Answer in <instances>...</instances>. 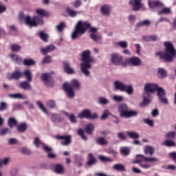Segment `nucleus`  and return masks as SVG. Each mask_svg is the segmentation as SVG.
<instances>
[{
    "instance_id": "64",
    "label": "nucleus",
    "mask_w": 176,
    "mask_h": 176,
    "mask_svg": "<svg viewBox=\"0 0 176 176\" xmlns=\"http://www.w3.org/2000/svg\"><path fill=\"white\" fill-rule=\"evenodd\" d=\"M169 157H170V159H173V160H176V152L173 151V152L170 153Z\"/></svg>"
},
{
    "instance_id": "5",
    "label": "nucleus",
    "mask_w": 176,
    "mask_h": 176,
    "mask_svg": "<svg viewBox=\"0 0 176 176\" xmlns=\"http://www.w3.org/2000/svg\"><path fill=\"white\" fill-rule=\"evenodd\" d=\"M36 13L38 16H34L32 19L30 16H26L25 24L29 25L30 28L38 27V25H42L43 24V17L49 16V14L43 9H37Z\"/></svg>"
},
{
    "instance_id": "44",
    "label": "nucleus",
    "mask_w": 176,
    "mask_h": 176,
    "mask_svg": "<svg viewBox=\"0 0 176 176\" xmlns=\"http://www.w3.org/2000/svg\"><path fill=\"white\" fill-rule=\"evenodd\" d=\"M46 104L47 107H48V108H50V109H54V108H56V101L52 100L47 101Z\"/></svg>"
},
{
    "instance_id": "40",
    "label": "nucleus",
    "mask_w": 176,
    "mask_h": 176,
    "mask_svg": "<svg viewBox=\"0 0 176 176\" xmlns=\"http://www.w3.org/2000/svg\"><path fill=\"white\" fill-rule=\"evenodd\" d=\"M67 13L69 14V16H70V17H76V16L78 15V12L67 8L66 9Z\"/></svg>"
},
{
    "instance_id": "39",
    "label": "nucleus",
    "mask_w": 176,
    "mask_h": 176,
    "mask_svg": "<svg viewBox=\"0 0 176 176\" xmlns=\"http://www.w3.org/2000/svg\"><path fill=\"white\" fill-rule=\"evenodd\" d=\"M11 52L12 53L20 52L21 50V47L17 44H12L10 46Z\"/></svg>"
},
{
    "instance_id": "27",
    "label": "nucleus",
    "mask_w": 176,
    "mask_h": 176,
    "mask_svg": "<svg viewBox=\"0 0 176 176\" xmlns=\"http://www.w3.org/2000/svg\"><path fill=\"white\" fill-rule=\"evenodd\" d=\"M27 123L23 122L16 126V129L19 133H25L27 131Z\"/></svg>"
},
{
    "instance_id": "50",
    "label": "nucleus",
    "mask_w": 176,
    "mask_h": 176,
    "mask_svg": "<svg viewBox=\"0 0 176 176\" xmlns=\"http://www.w3.org/2000/svg\"><path fill=\"white\" fill-rule=\"evenodd\" d=\"M98 157H99V160L101 162H113V159H111V158H109L108 157H105V156H103V155H100Z\"/></svg>"
},
{
    "instance_id": "8",
    "label": "nucleus",
    "mask_w": 176,
    "mask_h": 176,
    "mask_svg": "<svg viewBox=\"0 0 176 176\" xmlns=\"http://www.w3.org/2000/svg\"><path fill=\"white\" fill-rule=\"evenodd\" d=\"M148 6L151 9H157V14L160 16L162 14H170L171 13V9L167 8H164V4L160 1H149Z\"/></svg>"
},
{
    "instance_id": "23",
    "label": "nucleus",
    "mask_w": 176,
    "mask_h": 176,
    "mask_svg": "<svg viewBox=\"0 0 176 176\" xmlns=\"http://www.w3.org/2000/svg\"><path fill=\"white\" fill-rule=\"evenodd\" d=\"M10 58H12V61H14L15 64H21V61L23 58L16 54H10Z\"/></svg>"
},
{
    "instance_id": "42",
    "label": "nucleus",
    "mask_w": 176,
    "mask_h": 176,
    "mask_svg": "<svg viewBox=\"0 0 176 176\" xmlns=\"http://www.w3.org/2000/svg\"><path fill=\"white\" fill-rule=\"evenodd\" d=\"M78 135H79L84 141H87V136L85 134V131L82 129H78Z\"/></svg>"
},
{
    "instance_id": "10",
    "label": "nucleus",
    "mask_w": 176,
    "mask_h": 176,
    "mask_svg": "<svg viewBox=\"0 0 176 176\" xmlns=\"http://www.w3.org/2000/svg\"><path fill=\"white\" fill-rule=\"evenodd\" d=\"M24 76H25L27 81H23L19 83L20 89L23 90H32V87L31 86V82H32V73L30 70H25L23 72Z\"/></svg>"
},
{
    "instance_id": "3",
    "label": "nucleus",
    "mask_w": 176,
    "mask_h": 176,
    "mask_svg": "<svg viewBox=\"0 0 176 176\" xmlns=\"http://www.w3.org/2000/svg\"><path fill=\"white\" fill-rule=\"evenodd\" d=\"M90 56H91V52L89 50L84 51L81 56L82 63L80 64V69L85 76L90 75V72L88 69L91 68L93 63H96V59Z\"/></svg>"
},
{
    "instance_id": "60",
    "label": "nucleus",
    "mask_w": 176,
    "mask_h": 176,
    "mask_svg": "<svg viewBox=\"0 0 176 176\" xmlns=\"http://www.w3.org/2000/svg\"><path fill=\"white\" fill-rule=\"evenodd\" d=\"M10 130L8 128H4L0 131L1 135H5L9 133Z\"/></svg>"
},
{
    "instance_id": "6",
    "label": "nucleus",
    "mask_w": 176,
    "mask_h": 176,
    "mask_svg": "<svg viewBox=\"0 0 176 176\" xmlns=\"http://www.w3.org/2000/svg\"><path fill=\"white\" fill-rule=\"evenodd\" d=\"M148 162L150 163L159 162V159L156 157L148 158L143 155H137L135 160L133 161V164H139L140 167H142V168L148 169L151 168L152 166Z\"/></svg>"
},
{
    "instance_id": "41",
    "label": "nucleus",
    "mask_w": 176,
    "mask_h": 176,
    "mask_svg": "<svg viewBox=\"0 0 176 176\" xmlns=\"http://www.w3.org/2000/svg\"><path fill=\"white\" fill-rule=\"evenodd\" d=\"M96 144L104 146V145H107V144H108V142L104 138H99L96 140Z\"/></svg>"
},
{
    "instance_id": "32",
    "label": "nucleus",
    "mask_w": 176,
    "mask_h": 176,
    "mask_svg": "<svg viewBox=\"0 0 176 176\" xmlns=\"http://www.w3.org/2000/svg\"><path fill=\"white\" fill-rule=\"evenodd\" d=\"M151 25V21L149 20H144V21H142L140 22H138L136 24V27H138V28H140V27H149Z\"/></svg>"
},
{
    "instance_id": "28",
    "label": "nucleus",
    "mask_w": 176,
    "mask_h": 176,
    "mask_svg": "<svg viewBox=\"0 0 176 176\" xmlns=\"http://www.w3.org/2000/svg\"><path fill=\"white\" fill-rule=\"evenodd\" d=\"M142 38L146 42H155V41H157V36L155 34L150 36H144Z\"/></svg>"
},
{
    "instance_id": "61",
    "label": "nucleus",
    "mask_w": 176,
    "mask_h": 176,
    "mask_svg": "<svg viewBox=\"0 0 176 176\" xmlns=\"http://www.w3.org/2000/svg\"><path fill=\"white\" fill-rule=\"evenodd\" d=\"M99 102L100 104H102L103 105H107V104L108 103V100H107V98H100Z\"/></svg>"
},
{
    "instance_id": "33",
    "label": "nucleus",
    "mask_w": 176,
    "mask_h": 176,
    "mask_svg": "<svg viewBox=\"0 0 176 176\" xmlns=\"http://www.w3.org/2000/svg\"><path fill=\"white\" fill-rule=\"evenodd\" d=\"M163 145H164V146H167L168 148H173L176 146V143L174 141L168 139L163 143Z\"/></svg>"
},
{
    "instance_id": "24",
    "label": "nucleus",
    "mask_w": 176,
    "mask_h": 176,
    "mask_svg": "<svg viewBox=\"0 0 176 176\" xmlns=\"http://www.w3.org/2000/svg\"><path fill=\"white\" fill-rule=\"evenodd\" d=\"M100 10L104 16H109V12H111V6L109 5L102 6Z\"/></svg>"
},
{
    "instance_id": "35",
    "label": "nucleus",
    "mask_w": 176,
    "mask_h": 176,
    "mask_svg": "<svg viewBox=\"0 0 176 176\" xmlns=\"http://www.w3.org/2000/svg\"><path fill=\"white\" fill-rule=\"evenodd\" d=\"M8 124L10 129H12L14 126H17V120L14 118H10L8 121Z\"/></svg>"
},
{
    "instance_id": "45",
    "label": "nucleus",
    "mask_w": 176,
    "mask_h": 176,
    "mask_svg": "<svg viewBox=\"0 0 176 176\" xmlns=\"http://www.w3.org/2000/svg\"><path fill=\"white\" fill-rule=\"evenodd\" d=\"M41 41L43 42H47V34H45L43 32H40L37 34Z\"/></svg>"
},
{
    "instance_id": "11",
    "label": "nucleus",
    "mask_w": 176,
    "mask_h": 176,
    "mask_svg": "<svg viewBox=\"0 0 176 176\" xmlns=\"http://www.w3.org/2000/svg\"><path fill=\"white\" fill-rule=\"evenodd\" d=\"M114 88L116 90H120V91H124L129 95L134 93V89L133 88V86L126 85L119 80H116L114 82Z\"/></svg>"
},
{
    "instance_id": "13",
    "label": "nucleus",
    "mask_w": 176,
    "mask_h": 176,
    "mask_svg": "<svg viewBox=\"0 0 176 176\" xmlns=\"http://www.w3.org/2000/svg\"><path fill=\"white\" fill-rule=\"evenodd\" d=\"M41 78L47 87H53L54 86V80L50 74L44 73L41 74Z\"/></svg>"
},
{
    "instance_id": "29",
    "label": "nucleus",
    "mask_w": 176,
    "mask_h": 176,
    "mask_svg": "<svg viewBox=\"0 0 176 176\" xmlns=\"http://www.w3.org/2000/svg\"><path fill=\"white\" fill-rule=\"evenodd\" d=\"M149 97H151V94H148V92H144L143 93V102H142V104L143 105H148V104H149V102H151V100H149Z\"/></svg>"
},
{
    "instance_id": "57",
    "label": "nucleus",
    "mask_w": 176,
    "mask_h": 176,
    "mask_svg": "<svg viewBox=\"0 0 176 176\" xmlns=\"http://www.w3.org/2000/svg\"><path fill=\"white\" fill-rule=\"evenodd\" d=\"M42 142L39 140L38 138H35L34 141V144L36 148H39V145H41Z\"/></svg>"
},
{
    "instance_id": "55",
    "label": "nucleus",
    "mask_w": 176,
    "mask_h": 176,
    "mask_svg": "<svg viewBox=\"0 0 176 176\" xmlns=\"http://www.w3.org/2000/svg\"><path fill=\"white\" fill-rule=\"evenodd\" d=\"M144 122L146 124H148V126H150V127H153L154 124H153V120L149 119V118H145L144 119Z\"/></svg>"
},
{
    "instance_id": "26",
    "label": "nucleus",
    "mask_w": 176,
    "mask_h": 176,
    "mask_svg": "<svg viewBox=\"0 0 176 176\" xmlns=\"http://www.w3.org/2000/svg\"><path fill=\"white\" fill-rule=\"evenodd\" d=\"M64 113L72 124H76V123H78V120H76L75 115L69 114L68 112H64Z\"/></svg>"
},
{
    "instance_id": "31",
    "label": "nucleus",
    "mask_w": 176,
    "mask_h": 176,
    "mask_svg": "<svg viewBox=\"0 0 176 176\" xmlns=\"http://www.w3.org/2000/svg\"><path fill=\"white\" fill-rule=\"evenodd\" d=\"M23 65H26L27 67H31V65H35V64H36V62H35V60H34V59L25 58V59H23Z\"/></svg>"
},
{
    "instance_id": "37",
    "label": "nucleus",
    "mask_w": 176,
    "mask_h": 176,
    "mask_svg": "<svg viewBox=\"0 0 176 176\" xmlns=\"http://www.w3.org/2000/svg\"><path fill=\"white\" fill-rule=\"evenodd\" d=\"M67 27L65 22H60L58 25L56 26V30L58 32H63L64 29Z\"/></svg>"
},
{
    "instance_id": "52",
    "label": "nucleus",
    "mask_w": 176,
    "mask_h": 176,
    "mask_svg": "<svg viewBox=\"0 0 176 176\" xmlns=\"http://www.w3.org/2000/svg\"><path fill=\"white\" fill-rule=\"evenodd\" d=\"M6 109H8V103L5 102H0V112H3Z\"/></svg>"
},
{
    "instance_id": "59",
    "label": "nucleus",
    "mask_w": 176,
    "mask_h": 176,
    "mask_svg": "<svg viewBox=\"0 0 176 176\" xmlns=\"http://www.w3.org/2000/svg\"><path fill=\"white\" fill-rule=\"evenodd\" d=\"M113 100L116 101V102H120L123 101V97L119 96H115L113 97Z\"/></svg>"
},
{
    "instance_id": "22",
    "label": "nucleus",
    "mask_w": 176,
    "mask_h": 176,
    "mask_svg": "<svg viewBox=\"0 0 176 176\" xmlns=\"http://www.w3.org/2000/svg\"><path fill=\"white\" fill-rule=\"evenodd\" d=\"M96 163H97V160H96V157H94L93 153L88 154V161L87 162V166H88V167H91V166H94Z\"/></svg>"
},
{
    "instance_id": "16",
    "label": "nucleus",
    "mask_w": 176,
    "mask_h": 176,
    "mask_svg": "<svg viewBox=\"0 0 176 176\" xmlns=\"http://www.w3.org/2000/svg\"><path fill=\"white\" fill-rule=\"evenodd\" d=\"M142 0H130L129 5L132 6L133 10L135 12H138L141 8H142V3H141Z\"/></svg>"
},
{
    "instance_id": "7",
    "label": "nucleus",
    "mask_w": 176,
    "mask_h": 176,
    "mask_svg": "<svg viewBox=\"0 0 176 176\" xmlns=\"http://www.w3.org/2000/svg\"><path fill=\"white\" fill-rule=\"evenodd\" d=\"M80 87V83L76 79L72 80L70 83L65 82L63 85V89L66 91L69 98H74L75 97L74 89H79Z\"/></svg>"
},
{
    "instance_id": "17",
    "label": "nucleus",
    "mask_w": 176,
    "mask_h": 176,
    "mask_svg": "<svg viewBox=\"0 0 176 176\" xmlns=\"http://www.w3.org/2000/svg\"><path fill=\"white\" fill-rule=\"evenodd\" d=\"M55 138L56 140H60V141L64 140L65 142H60L61 145L63 146H67L71 144V135H56Z\"/></svg>"
},
{
    "instance_id": "19",
    "label": "nucleus",
    "mask_w": 176,
    "mask_h": 176,
    "mask_svg": "<svg viewBox=\"0 0 176 176\" xmlns=\"http://www.w3.org/2000/svg\"><path fill=\"white\" fill-rule=\"evenodd\" d=\"M56 49V47L53 45H47L45 47H41L40 49V52L44 56L47 54V53H50V52H53Z\"/></svg>"
},
{
    "instance_id": "15",
    "label": "nucleus",
    "mask_w": 176,
    "mask_h": 176,
    "mask_svg": "<svg viewBox=\"0 0 176 176\" xmlns=\"http://www.w3.org/2000/svg\"><path fill=\"white\" fill-rule=\"evenodd\" d=\"M111 62L114 65H120L122 61H123V56L119 54H112L111 56Z\"/></svg>"
},
{
    "instance_id": "51",
    "label": "nucleus",
    "mask_w": 176,
    "mask_h": 176,
    "mask_svg": "<svg viewBox=\"0 0 176 176\" xmlns=\"http://www.w3.org/2000/svg\"><path fill=\"white\" fill-rule=\"evenodd\" d=\"M175 138V132H173V131L167 133L165 135V138H167L168 140H170V139L173 140Z\"/></svg>"
},
{
    "instance_id": "30",
    "label": "nucleus",
    "mask_w": 176,
    "mask_h": 176,
    "mask_svg": "<svg viewBox=\"0 0 176 176\" xmlns=\"http://www.w3.org/2000/svg\"><path fill=\"white\" fill-rule=\"evenodd\" d=\"M144 153L145 155H150V156H152L155 153V148L151 146H146L144 148Z\"/></svg>"
},
{
    "instance_id": "12",
    "label": "nucleus",
    "mask_w": 176,
    "mask_h": 176,
    "mask_svg": "<svg viewBox=\"0 0 176 176\" xmlns=\"http://www.w3.org/2000/svg\"><path fill=\"white\" fill-rule=\"evenodd\" d=\"M79 119H90L91 120H94L98 118V114L97 113H91L89 109H84L81 113L78 115Z\"/></svg>"
},
{
    "instance_id": "48",
    "label": "nucleus",
    "mask_w": 176,
    "mask_h": 176,
    "mask_svg": "<svg viewBox=\"0 0 176 176\" xmlns=\"http://www.w3.org/2000/svg\"><path fill=\"white\" fill-rule=\"evenodd\" d=\"M158 76L160 78H166V76H167V72H166V70L160 68L158 70Z\"/></svg>"
},
{
    "instance_id": "46",
    "label": "nucleus",
    "mask_w": 176,
    "mask_h": 176,
    "mask_svg": "<svg viewBox=\"0 0 176 176\" xmlns=\"http://www.w3.org/2000/svg\"><path fill=\"white\" fill-rule=\"evenodd\" d=\"M116 45H117V46H119L120 47H121V49H127V47L129 46V44L126 41H119V42L116 43Z\"/></svg>"
},
{
    "instance_id": "43",
    "label": "nucleus",
    "mask_w": 176,
    "mask_h": 176,
    "mask_svg": "<svg viewBox=\"0 0 176 176\" xmlns=\"http://www.w3.org/2000/svg\"><path fill=\"white\" fill-rule=\"evenodd\" d=\"M120 153L124 156L130 155V148L129 147H122L120 148Z\"/></svg>"
},
{
    "instance_id": "49",
    "label": "nucleus",
    "mask_w": 176,
    "mask_h": 176,
    "mask_svg": "<svg viewBox=\"0 0 176 176\" xmlns=\"http://www.w3.org/2000/svg\"><path fill=\"white\" fill-rule=\"evenodd\" d=\"M36 104L38 105V108L41 109L43 112H44V113L47 115V110H46V108L43 107V104H42V102L37 101Z\"/></svg>"
},
{
    "instance_id": "21",
    "label": "nucleus",
    "mask_w": 176,
    "mask_h": 176,
    "mask_svg": "<svg viewBox=\"0 0 176 176\" xmlns=\"http://www.w3.org/2000/svg\"><path fill=\"white\" fill-rule=\"evenodd\" d=\"M94 130H95L94 124L92 123H89L85 126V131L89 135H93L94 133Z\"/></svg>"
},
{
    "instance_id": "4",
    "label": "nucleus",
    "mask_w": 176,
    "mask_h": 176,
    "mask_svg": "<svg viewBox=\"0 0 176 176\" xmlns=\"http://www.w3.org/2000/svg\"><path fill=\"white\" fill-rule=\"evenodd\" d=\"M155 91H157V96H158L160 102L167 105L168 104V100L166 98V91H164L163 88L159 87L157 85L152 83H148L145 85L144 93L151 94V93H155Z\"/></svg>"
},
{
    "instance_id": "1",
    "label": "nucleus",
    "mask_w": 176,
    "mask_h": 176,
    "mask_svg": "<svg viewBox=\"0 0 176 176\" xmlns=\"http://www.w3.org/2000/svg\"><path fill=\"white\" fill-rule=\"evenodd\" d=\"M87 30H89V32H92L90 34V38L92 41L98 42L99 39H101L100 36L96 34V32H97V28L91 27L90 23L82 21H79L76 23L75 30L72 34V39H77L79 35H83L86 33Z\"/></svg>"
},
{
    "instance_id": "20",
    "label": "nucleus",
    "mask_w": 176,
    "mask_h": 176,
    "mask_svg": "<svg viewBox=\"0 0 176 176\" xmlns=\"http://www.w3.org/2000/svg\"><path fill=\"white\" fill-rule=\"evenodd\" d=\"M63 64L64 71L65 72H66V74H68L69 75H72V74L75 73V71L74 70V69L72 68L71 65H69V63H68V62L63 61Z\"/></svg>"
},
{
    "instance_id": "38",
    "label": "nucleus",
    "mask_w": 176,
    "mask_h": 176,
    "mask_svg": "<svg viewBox=\"0 0 176 176\" xmlns=\"http://www.w3.org/2000/svg\"><path fill=\"white\" fill-rule=\"evenodd\" d=\"M113 168L116 171H126V168L124 167V166L120 164H115L113 166Z\"/></svg>"
},
{
    "instance_id": "36",
    "label": "nucleus",
    "mask_w": 176,
    "mask_h": 176,
    "mask_svg": "<svg viewBox=\"0 0 176 176\" xmlns=\"http://www.w3.org/2000/svg\"><path fill=\"white\" fill-rule=\"evenodd\" d=\"M126 134L129 135V138L132 140H138V138H140V135L136 132L128 131Z\"/></svg>"
},
{
    "instance_id": "2",
    "label": "nucleus",
    "mask_w": 176,
    "mask_h": 176,
    "mask_svg": "<svg viewBox=\"0 0 176 176\" xmlns=\"http://www.w3.org/2000/svg\"><path fill=\"white\" fill-rule=\"evenodd\" d=\"M164 46L165 47L164 53L158 52L155 54V56H159L160 60H164L167 63H173L174 59L176 58V50L174 45L170 41H166L164 43Z\"/></svg>"
},
{
    "instance_id": "14",
    "label": "nucleus",
    "mask_w": 176,
    "mask_h": 176,
    "mask_svg": "<svg viewBox=\"0 0 176 176\" xmlns=\"http://www.w3.org/2000/svg\"><path fill=\"white\" fill-rule=\"evenodd\" d=\"M129 64V65H133V67H140L142 64L141 59L137 56H133L131 58H128L125 60V63H123L122 65H126Z\"/></svg>"
},
{
    "instance_id": "34",
    "label": "nucleus",
    "mask_w": 176,
    "mask_h": 176,
    "mask_svg": "<svg viewBox=\"0 0 176 176\" xmlns=\"http://www.w3.org/2000/svg\"><path fill=\"white\" fill-rule=\"evenodd\" d=\"M55 173L56 174H63L64 173V166L61 164H58L54 167Z\"/></svg>"
},
{
    "instance_id": "62",
    "label": "nucleus",
    "mask_w": 176,
    "mask_h": 176,
    "mask_svg": "<svg viewBox=\"0 0 176 176\" xmlns=\"http://www.w3.org/2000/svg\"><path fill=\"white\" fill-rule=\"evenodd\" d=\"M82 6V1L80 0H76L74 2V8H79Z\"/></svg>"
},
{
    "instance_id": "9",
    "label": "nucleus",
    "mask_w": 176,
    "mask_h": 176,
    "mask_svg": "<svg viewBox=\"0 0 176 176\" xmlns=\"http://www.w3.org/2000/svg\"><path fill=\"white\" fill-rule=\"evenodd\" d=\"M118 112L120 113V118H126V119L138 115V113L135 111H129V106H127L126 103L119 104Z\"/></svg>"
},
{
    "instance_id": "18",
    "label": "nucleus",
    "mask_w": 176,
    "mask_h": 176,
    "mask_svg": "<svg viewBox=\"0 0 176 176\" xmlns=\"http://www.w3.org/2000/svg\"><path fill=\"white\" fill-rule=\"evenodd\" d=\"M23 75H24V73L21 72V71L16 70L11 74L9 80H10L14 79V80H19V79L23 78Z\"/></svg>"
},
{
    "instance_id": "54",
    "label": "nucleus",
    "mask_w": 176,
    "mask_h": 176,
    "mask_svg": "<svg viewBox=\"0 0 176 176\" xmlns=\"http://www.w3.org/2000/svg\"><path fill=\"white\" fill-rule=\"evenodd\" d=\"M49 63H52V56H47L43 59L42 64H48Z\"/></svg>"
},
{
    "instance_id": "56",
    "label": "nucleus",
    "mask_w": 176,
    "mask_h": 176,
    "mask_svg": "<svg viewBox=\"0 0 176 176\" xmlns=\"http://www.w3.org/2000/svg\"><path fill=\"white\" fill-rule=\"evenodd\" d=\"M107 153L109 155H113L114 156V157H116V155H118V152H116V151H115L113 148H110L107 150Z\"/></svg>"
},
{
    "instance_id": "53",
    "label": "nucleus",
    "mask_w": 176,
    "mask_h": 176,
    "mask_svg": "<svg viewBox=\"0 0 176 176\" xmlns=\"http://www.w3.org/2000/svg\"><path fill=\"white\" fill-rule=\"evenodd\" d=\"M9 97H10L11 98H21V100H23V98H24V97L23 96V94H19V93L10 94V95H9Z\"/></svg>"
},
{
    "instance_id": "47",
    "label": "nucleus",
    "mask_w": 176,
    "mask_h": 176,
    "mask_svg": "<svg viewBox=\"0 0 176 176\" xmlns=\"http://www.w3.org/2000/svg\"><path fill=\"white\" fill-rule=\"evenodd\" d=\"M109 115H111V112L109 111V110L108 109L104 110L102 115L101 116V120H105V119H107L109 116Z\"/></svg>"
},
{
    "instance_id": "25",
    "label": "nucleus",
    "mask_w": 176,
    "mask_h": 176,
    "mask_svg": "<svg viewBox=\"0 0 176 176\" xmlns=\"http://www.w3.org/2000/svg\"><path fill=\"white\" fill-rule=\"evenodd\" d=\"M51 120L53 123H59V122H63V119L60 118V114L52 113Z\"/></svg>"
},
{
    "instance_id": "58",
    "label": "nucleus",
    "mask_w": 176,
    "mask_h": 176,
    "mask_svg": "<svg viewBox=\"0 0 176 176\" xmlns=\"http://www.w3.org/2000/svg\"><path fill=\"white\" fill-rule=\"evenodd\" d=\"M21 153L23 155H31V151L28 149V148H23L21 150Z\"/></svg>"
},
{
    "instance_id": "63",
    "label": "nucleus",
    "mask_w": 176,
    "mask_h": 176,
    "mask_svg": "<svg viewBox=\"0 0 176 176\" xmlns=\"http://www.w3.org/2000/svg\"><path fill=\"white\" fill-rule=\"evenodd\" d=\"M118 138H119V140H126V136L122 132L118 133Z\"/></svg>"
}]
</instances>
